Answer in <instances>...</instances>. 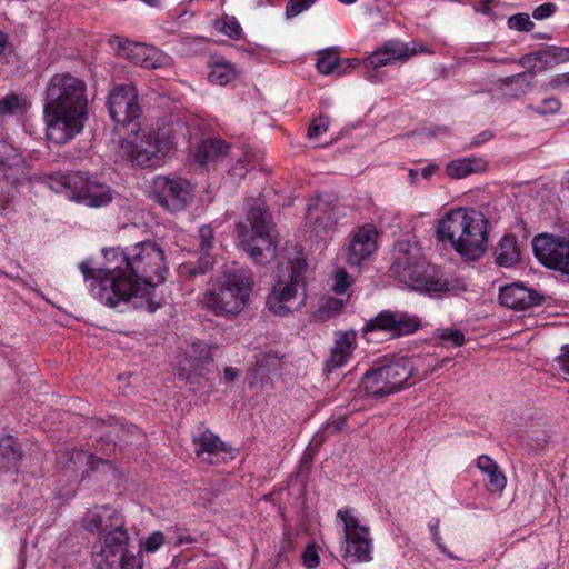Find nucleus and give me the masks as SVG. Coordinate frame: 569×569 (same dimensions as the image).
<instances>
[{
  "instance_id": "nucleus-25",
  "label": "nucleus",
  "mask_w": 569,
  "mask_h": 569,
  "mask_svg": "<svg viewBox=\"0 0 569 569\" xmlns=\"http://www.w3.org/2000/svg\"><path fill=\"white\" fill-rule=\"evenodd\" d=\"M518 62L527 70L518 73L517 77H515L516 80L521 79V77H536L537 73L557 66L550 46L522 56Z\"/></svg>"
},
{
  "instance_id": "nucleus-51",
  "label": "nucleus",
  "mask_w": 569,
  "mask_h": 569,
  "mask_svg": "<svg viewBox=\"0 0 569 569\" xmlns=\"http://www.w3.org/2000/svg\"><path fill=\"white\" fill-rule=\"evenodd\" d=\"M565 86H569V72L555 76L542 88L547 91L548 89H560Z\"/></svg>"
},
{
  "instance_id": "nucleus-38",
  "label": "nucleus",
  "mask_w": 569,
  "mask_h": 569,
  "mask_svg": "<svg viewBox=\"0 0 569 569\" xmlns=\"http://www.w3.org/2000/svg\"><path fill=\"white\" fill-rule=\"evenodd\" d=\"M317 69L322 74H330L333 71L339 73V58L335 57L332 52L326 50L317 61Z\"/></svg>"
},
{
  "instance_id": "nucleus-52",
  "label": "nucleus",
  "mask_w": 569,
  "mask_h": 569,
  "mask_svg": "<svg viewBox=\"0 0 569 569\" xmlns=\"http://www.w3.org/2000/svg\"><path fill=\"white\" fill-rule=\"evenodd\" d=\"M556 64L569 61V48L550 46Z\"/></svg>"
},
{
  "instance_id": "nucleus-62",
  "label": "nucleus",
  "mask_w": 569,
  "mask_h": 569,
  "mask_svg": "<svg viewBox=\"0 0 569 569\" xmlns=\"http://www.w3.org/2000/svg\"><path fill=\"white\" fill-rule=\"evenodd\" d=\"M408 174H409V178H410V183L411 184H417L418 176H419L418 170L411 168V169L408 170Z\"/></svg>"
},
{
  "instance_id": "nucleus-50",
  "label": "nucleus",
  "mask_w": 569,
  "mask_h": 569,
  "mask_svg": "<svg viewBox=\"0 0 569 569\" xmlns=\"http://www.w3.org/2000/svg\"><path fill=\"white\" fill-rule=\"evenodd\" d=\"M560 355L556 358L559 371L568 376L569 379V345L561 347Z\"/></svg>"
},
{
  "instance_id": "nucleus-64",
  "label": "nucleus",
  "mask_w": 569,
  "mask_h": 569,
  "mask_svg": "<svg viewBox=\"0 0 569 569\" xmlns=\"http://www.w3.org/2000/svg\"><path fill=\"white\" fill-rule=\"evenodd\" d=\"M94 462L100 463V465H102V466H109V461L103 460V459H101V458H94L93 456H90V461H89V463H90V465H93Z\"/></svg>"
},
{
  "instance_id": "nucleus-7",
  "label": "nucleus",
  "mask_w": 569,
  "mask_h": 569,
  "mask_svg": "<svg viewBox=\"0 0 569 569\" xmlns=\"http://www.w3.org/2000/svg\"><path fill=\"white\" fill-rule=\"evenodd\" d=\"M415 368L410 359H382L361 377L360 392L373 399H385L403 389Z\"/></svg>"
},
{
  "instance_id": "nucleus-3",
  "label": "nucleus",
  "mask_w": 569,
  "mask_h": 569,
  "mask_svg": "<svg viewBox=\"0 0 569 569\" xmlns=\"http://www.w3.org/2000/svg\"><path fill=\"white\" fill-rule=\"evenodd\" d=\"M389 271L411 290L430 298L457 296L467 290L463 278L447 276L440 267L427 262L421 257L418 246L410 241L396 242Z\"/></svg>"
},
{
  "instance_id": "nucleus-48",
  "label": "nucleus",
  "mask_w": 569,
  "mask_h": 569,
  "mask_svg": "<svg viewBox=\"0 0 569 569\" xmlns=\"http://www.w3.org/2000/svg\"><path fill=\"white\" fill-rule=\"evenodd\" d=\"M351 284L350 276L345 270H338L335 274L333 291L343 295Z\"/></svg>"
},
{
  "instance_id": "nucleus-39",
  "label": "nucleus",
  "mask_w": 569,
  "mask_h": 569,
  "mask_svg": "<svg viewBox=\"0 0 569 569\" xmlns=\"http://www.w3.org/2000/svg\"><path fill=\"white\" fill-rule=\"evenodd\" d=\"M507 24L509 29L529 32L535 28V23L530 20L528 13H516L508 18Z\"/></svg>"
},
{
  "instance_id": "nucleus-56",
  "label": "nucleus",
  "mask_w": 569,
  "mask_h": 569,
  "mask_svg": "<svg viewBox=\"0 0 569 569\" xmlns=\"http://www.w3.org/2000/svg\"><path fill=\"white\" fill-rule=\"evenodd\" d=\"M439 169V166L436 163H429L421 170V176L425 179L431 178L436 171Z\"/></svg>"
},
{
  "instance_id": "nucleus-16",
  "label": "nucleus",
  "mask_w": 569,
  "mask_h": 569,
  "mask_svg": "<svg viewBox=\"0 0 569 569\" xmlns=\"http://www.w3.org/2000/svg\"><path fill=\"white\" fill-rule=\"evenodd\" d=\"M420 326L421 322L417 316L403 311L383 310L366 323L363 332L382 330L398 338L416 332Z\"/></svg>"
},
{
  "instance_id": "nucleus-53",
  "label": "nucleus",
  "mask_w": 569,
  "mask_h": 569,
  "mask_svg": "<svg viewBox=\"0 0 569 569\" xmlns=\"http://www.w3.org/2000/svg\"><path fill=\"white\" fill-rule=\"evenodd\" d=\"M360 64L359 59L348 58L340 59L339 58V74L348 73L349 71L356 69Z\"/></svg>"
},
{
  "instance_id": "nucleus-44",
  "label": "nucleus",
  "mask_w": 569,
  "mask_h": 569,
  "mask_svg": "<svg viewBox=\"0 0 569 569\" xmlns=\"http://www.w3.org/2000/svg\"><path fill=\"white\" fill-rule=\"evenodd\" d=\"M166 537L163 532L157 530L151 532L144 541L141 543V548L148 552L152 553L156 552L163 543H164Z\"/></svg>"
},
{
  "instance_id": "nucleus-49",
  "label": "nucleus",
  "mask_w": 569,
  "mask_h": 569,
  "mask_svg": "<svg viewBox=\"0 0 569 569\" xmlns=\"http://www.w3.org/2000/svg\"><path fill=\"white\" fill-rule=\"evenodd\" d=\"M557 10V7L552 2H547L538 6L532 11V18L536 20H543L551 17Z\"/></svg>"
},
{
  "instance_id": "nucleus-24",
  "label": "nucleus",
  "mask_w": 569,
  "mask_h": 569,
  "mask_svg": "<svg viewBox=\"0 0 569 569\" xmlns=\"http://www.w3.org/2000/svg\"><path fill=\"white\" fill-rule=\"evenodd\" d=\"M518 62L527 70L518 73L517 77H515L516 80L521 79V77H536L537 73L557 66L550 46L522 56Z\"/></svg>"
},
{
  "instance_id": "nucleus-23",
  "label": "nucleus",
  "mask_w": 569,
  "mask_h": 569,
  "mask_svg": "<svg viewBox=\"0 0 569 569\" xmlns=\"http://www.w3.org/2000/svg\"><path fill=\"white\" fill-rule=\"evenodd\" d=\"M214 231L210 224H203L198 230V244L197 251L200 254L197 264L188 268L190 277L204 274L214 264V257L212 250L214 248Z\"/></svg>"
},
{
  "instance_id": "nucleus-36",
  "label": "nucleus",
  "mask_w": 569,
  "mask_h": 569,
  "mask_svg": "<svg viewBox=\"0 0 569 569\" xmlns=\"http://www.w3.org/2000/svg\"><path fill=\"white\" fill-rule=\"evenodd\" d=\"M234 76V70L227 61L216 62L210 71L208 79L211 83L223 86L227 84Z\"/></svg>"
},
{
  "instance_id": "nucleus-10",
  "label": "nucleus",
  "mask_w": 569,
  "mask_h": 569,
  "mask_svg": "<svg viewBox=\"0 0 569 569\" xmlns=\"http://www.w3.org/2000/svg\"><path fill=\"white\" fill-rule=\"evenodd\" d=\"M152 193L164 210L174 213L187 209L193 201V184L181 177L157 176L152 181Z\"/></svg>"
},
{
  "instance_id": "nucleus-58",
  "label": "nucleus",
  "mask_w": 569,
  "mask_h": 569,
  "mask_svg": "<svg viewBox=\"0 0 569 569\" xmlns=\"http://www.w3.org/2000/svg\"><path fill=\"white\" fill-rule=\"evenodd\" d=\"M492 138V134L491 132L489 131H483L481 132L480 134H478L472 141H471V146H478L482 142H486L488 140H490Z\"/></svg>"
},
{
  "instance_id": "nucleus-9",
  "label": "nucleus",
  "mask_w": 569,
  "mask_h": 569,
  "mask_svg": "<svg viewBox=\"0 0 569 569\" xmlns=\"http://www.w3.org/2000/svg\"><path fill=\"white\" fill-rule=\"evenodd\" d=\"M307 262L297 259L289 276V281H278L267 298L269 310L283 317L302 306L307 298L305 272Z\"/></svg>"
},
{
  "instance_id": "nucleus-26",
  "label": "nucleus",
  "mask_w": 569,
  "mask_h": 569,
  "mask_svg": "<svg viewBox=\"0 0 569 569\" xmlns=\"http://www.w3.org/2000/svg\"><path fill=\"white\" fill-rule=\"evenodd\" d=\"M355 345L356 333L353 331L338 332L325 369L331 372L333 369L342 367L352 353Z\"/></svg>"
},
{
  "instance_id": "nucleus-54",
  "label": "nucleus",
  "mask_w": 569,
  "mask_h": 569,
  "mask_svg": "<svg viewBox=\"0 0 569 569\" xmlns=\"http://www.w3.org/2000/svg\"><path fill=\"white\" fill-rule=\"evenodd\" d=\"M431 536H432V540H433V542L437 545L438 549H439L443 555L448 556V557H449V558H451V559H455V558H456L453 555H451V553L449 552V550L447 549V547H446V546H445V543L442 542V539H441V537H440V535H439V531H438V532H436V531H435Z\"/></svg>"
},
{
  "instance_id": "nucleus-12",
  "label": "nucleus",
  "mask_w": 569,
  "mask_h": 569,
  "mask_svg": "<svg viewBox=\"0 0 569 569\" xmlns=\"http://www.w3.org/2000/svg\"><path fill=\"white\" fill-rule=\"evenodd\" d=\"M338 517L343 523L345 550L342 557L352 561H370L372 540L369 528L360 523L349 510L340 509Z\"/></svg>"
},
{
  "instance_id": "nucleus-18",
  "label": "nucleus",
  "mask_w": 569,
  "mask_h": 569,
  "mask_svg": "<svg viewBox=\"0 0 569 569\" xmlns=\"http://www.w3.org/2000/svg\"><path fill=\"white\" fill-rule=\"evenodd\" d=\"M83 527L87 531L111 535L116 531H127L122 515L110 506L94 507L83 518Z\"/></svg>"
},
{
  "instance_id": "nucleus-14",
  "label": "nucleus",
  "mask_w": 569,
  "mask_h": 569,
  "mask_svg": "<svg viewBox=\"0 0 569 569\" xmlns=\"http://www.w3.org/2000/svg\"><path fill=\"white\" fill-rule=\"evenodd\" d=\"M532 250L545 267L569 276V240L551 233H540L532 239Z\"/></svg>"
},
{
  "instance_id": "nucleus-34",
  "label": "nucleus",
  "mask_w": 569,
  "mask_h": 569,
  "mask_svg": "<svg viewBox=\"0 0 569 569\" xmlns=\"http://www.w3.org/2000/svg\"><path fill=\"white\" fill-rule=\"evenodd\" d=\"M482 166V162L473 158H463L449 162L447 164L446 171L449 177L461 179L477 171L478 168H481Z\"/></svg>"
},
{
  "instance_id": "nucleus-17",
  "label": "nucleus",
  "mask_w": 569,
  "mask_h": 569,
  "mask_svg": "<svg viewBox=\"0 0 569 569\" xmlns=\"http://www.w3.org/2000/svg\"><path fill=\"white\" fill-rule=\"evenodd\" d=\"M337 223L331 203L317 199L307 207L303 231L309 238H325L335 231Z\"/></svg>"
},
{
  "instance_id": "nucleus-4",
  "label": "nucleus",
  "mask_w": 569,
  "mask_h": 569,
  "mask_svg": "<svg viewBox=\"0 0 569 569\" xmlns=\"http://www.w3.org/2000/svg\"><path fill=\"white\" fill-rule=\"evenodd\" d=\"M488 220L475 209L458 208L439 221L436 233L441 242L449 241L465 260L480 259L488 247Z\"/></svg>"
},
{
  "instance_id": "nucleus-47",
  "label": "nucleus",
  "mask_w": 569,
  "mask_h": 569,
  "mask_svg": "<svg viewBox=\"0 0 569 569\" xmlns=\"http://www.w3.org/2000/svg\"><path fill=\"white\" fill-rule=\"evenodd\" d=\"M561 103L556 98H547L542 101V104L536 108H532L535 112L538 114H555L560 110Z\"/></svg>"
},
{
  "instance_id": "nucleus-33",
  "label": "nucleus",
  "mask_w": 569,
  "mask_h": 569,
  "mask_svg": "<svg viewBox=\"0 0 569 569\" xmlns=\"http://www.w3.org/2000/svg\"><path fill=\"white\" fill-rule=\"evenodd\" d=\"M515 77H517V74L501 79V84L505 90V94L511 98H518L522 94H526L532 89L535 77H521V79L519 80H516Z\"/></svg>"
},
{
  "instance_id": "nucleus-42",
  "label": "nucleus",
  "mask_w": 569,
  "mask_h": 569,
  "mask_svg": "<svg viewBox=\"0 0 569 569\" xmlns=\"http://www.w3.org/2000/svg\"><path fill=\"white\" fill-rule=\"evenodd\" d=\"M330 119L328 116L320 114L315 119L308 128V138L310 140L317 139L329 128Z\"/></svg>"
},
{
  "instance_id": "nucleus-13",
  "label": "nucleus",
  "mask_w": 569,
  "mask_h": 569,
  "mask_svg": "<svg viewBox=\"0 0 569 569\" xmlns=\"http://www.w3.org/2000/svg\"><path fill=\"white\" fill-rule=\"evenodd\" d=\"M129 535L116 531L103 535L92 547V561L97 569H123L131 557L128 552Z\"/></svg>"
},
{
  "instance_id": "nucleus-35",
  "label": "nucleus",
  "mask_w": 569,
  "mask_h": 569,
  "mask_svg": "<svg viewBox=\"0 0 569 569\" xmlns=\"http://www.w3.org/2000/svg\"><path fill=\"white\" fill-rule=\"evenodd\" d=\"M213 27L217 31L228 36L231 39H239L242 33V28L234 17L224 16L223 18L216 19Z\"/></svg>"
},
{
  "instance_id": "nucleus-40",
  "label": "nucleus",
  "mask_w": 569,
  "mask_h": 569,
  "mask_svg": "<svg viewBox=\"0 0 569 569\" xmlns=\"http://www.w3.org/2000/svg\"><path fill=\"white\" fill-rule=\"evenodd\" d=\"M437 337L442 342H450L455 347H461L466 342L463 332L452 328L439 329Z\"/></svg>"
},
{
  "instance_id": "nucleus-43",
  "label": "nucleus",
  "mask_w": 569,
  "mask_h": 569,
  "mask_svg": "<svg viewBox=\"0 0 569 569\" xmlns=\"http://www.w3.org/2000/svg\"><path fill=\"white\" fill-rule=\"evenodd\" d=\"M347 425V418L346 417H338L337 419L328 422L322 430L316 435L315 441L318 445H321L325 440L326 433H332V432H339L341 431L345 426Z\"/></svg>"
},
{
  "instance_id": "nucleus-57",
  "label": "nucleus",
  "mask_w": 569,
  "mask_h": 569,
  "mask_svg": "<svg viewBox=\"0 0 569 569\" xmlns=\"http://www.w3.org/2000/svg\"><path fill=\"white\" fill-rule=\"evenodd\" d=\"M493 1L495 0H481L480 6L478 8H476V11L481 12L487 16L490 14L492 12L490 6Z\"/></svg>"
},
{
  "instance_id": "nucleus-32",
  "label": "nucleus",
  "mask_w": 569,
  "mask_h": 569,
  "mask_svg": "<svg viewBox=\"0 0 569 569\" xmlns=\"http://www.w3.org/2000/svg\"><path fill=\"white\" fill-rule=\"evenodd\" d=\"M186 357L190 367L194 370L199 369V371L213 360L211 347L202 341L191 342L186 350Z\"/></svg>"
},
{
  "instance_id": "nucleus-21",
  "label": "nucleus",
  "mask_w": 569,
  "mask_h": 569,
  "mask_svg": "<svg viewBox=\"0 0 569 569\" xmlns=\"http://www.w3.org/2000/svg\"><path fill=\"white\" fill-rule=\"evenodd\" d=\"M110 43L117 48L120 54L129 59L133 63L147 69H156L162 66L161 57L143 44L121 40L120 37L113 36Z\"/></svg>"
},
{
  "instance_id": "nucleus-41",
  "label": "nucleus",
  "mask_w": 569,
  "mask_h": 569,
  "mask_svg": "<svg viewBox=\"0 0 569 569\" xmlns=\"http://www.w3.org/2000/svg\"><path fill=\"white\" fill-rule=\"evenodd\" d=\"M317 0H289L286 7L287 19H292L310 9Z\"/></svg>"
},
{
  "instance_id": "nucleus-30",
  "label": "nucleus",
  "mask_w": 569,
  "mask_h": 569,
  "mask_svg": "<svg viewBox=\"0 0 569 569\" xmlns=\"http://www.w3.org/2000/svg\"><path fill=\"white\" fill-rule=\"evenodd\" d=\"M478 469L488 477V490L490 492L502 491L507 480L498 463L487 455H482L477 460Z\"/></svg>"
},
{
  "instance_id": "nucleus-28",
  "label": "nucleus",
  "mask_w": 569,
  "mask_h": 569,
  "mask_svg": "<svg viewBox=\"0 0 569 569\" xmlns=\"http://www.w3.org/2000/svg\"><path fill=\"white\" fill-rule=\"evenodd\" d=\"M228 150L229 144L220 139H203L196 148L194 161L203 167L227 154Z\"/></svg>"
},
{
  "instance_id": "nucleus-37",
  "label": "nucleus",
  "mask_w": 569,
  "mask_h": 569,
  "mask_svg": "<svg viewBox=\"0 0 569 569\" xmlns=\"http://www.w3.org/2000/svg\"><path fill=\"white\" fill-rule=\"evenodd\" d=\"M26 106V99L20 98L16 93H9L0 99V116L16 114L23 110Z\"/></svg>"
},
{
  "instance_id": "nucleus-29",
  "label": "nucleus",
  "mask_w": 569,
  "mask_h": 569,
  "mask_svg": "<svg viewBox=\"0 0 569 569\" xmlns=\"http://www.w3.org/2000/svg\"><path fill=\"white\" fill-rule=\"evenodd\" d=\"M23 453L12 437L0 441V470L18 472Z\"/></svg>"
},
{
  "instance_id": "nucleus-61",
  "label": "nucleus",
  "mask_w": 569,
  "mask_h": 569,
  "mask_svg": "<svg viewBox=\"0 0 569 569\" xmlns=\"http://www.w3.org/2000/svg\"><path fill=\"white\" fill-rule=\"evenodd\" d=\"M8 46V36L0 31V54H2Z\"/></svg>"
},
{
  "instance_id": "nucleus-31",
  "label": "nucleus",
  "mask_w": 569,
  "mask_h": 569,
  "mask_svg": "<svg viewBox=\"0 0 569 569\" xmlns=\"http://www.w3.org/2000/svg\"><path fill=\"white\" fill-rule=\"evenodd\" d=\"M192 442L197 457H202L204 453L212 456L226 451L224 443L209 429L202 430L198 437L194 436Z\"/></svg>"
},
{
  "instance_id": "nucleus-5",
  "label": "nucleus",
  "mask_w": 569,
  "mask_h": 569,
  "mask_svg": "<svg viewBox=\"0 0 569 569\" xmlns=\"http://www.w3.org/2000/svg\"><path fill=\"white\" fill-rule=\"evenodd\" d=\"M274 223L266 202L252 199L244 222L237 224L241 248L256 263H267L274 258L277 244L271 231Z\"/></svg>"
},
{
  "instance_id": "nucleus-15",
  "label": "nucleus",
  "mask_w": 569,
  "mask_h": 569,
  "mask_svg": "<svg viewBox=\"0 0 569 569\" xmlns=\"http://www.w3.org/2000/svg\"><path fill=\"white\" fill-rule=\"evenodd\" d=\"M171 144V138L164 133L143 132L131 143L129 151L131 162L141 168L157 167L169 152Z\"/></svg>"
},
{
  "instance_id": "nucleus-8",
  "label": "nucleus",
  "mask_w": 569,
  "mask_h": 569,
  "mask_svg": "<svg viewBox=\"0 0 569 569\" xmlns=\"http://www.w3.org/2000/svg\"><path fill=\"white\" fill-rule=\"evenodd\" d=\"M49 187L70 200L90 208L107 206L112 200L109 186L93 180L83 172H57L48 178Z\"/></svg>"
},
{
  "instance_id": "nucleus-27",
  "label": "nucleus",
  "mask_w": 569,
  "mask_h": 569,
  "mask_svg": "<svg viewBox=\"0 0 569 569\" xmlns=\"http://www.w3.org/2000/svg\"><path fill=\"white\" fill-rule=\"evenodd\" d=\"M495 254L496 262L500 267L509 268L518 263L521 252L517 238L513 234L503 236L495 249Z\"/></svg>"
},
{
  "instance_id": "nucleus-11",
  "label": "nucleus",
  "mask_w": 569,
  "mask_h": 569,
  "mask_svg": "<svg viewBox=\"0 0 569 569\" xmlns=\"http://www.w3.org/2000/svg\"><path fill=\"white\" fill-rule=\"evenodd\" d=\"M107 107L116 126L131 127V132H138L141 108L138 103L137 90L132 84L116 86L108 96Z\"/></svg>"
},
{
  "instance_id": "nucleus-45",
  "label": "nucleus",
  "mask_w": 569,
  "mask_h": 569,
  "mask_svg": "<svg viewBox=\"0 0 569 569\" xmlns=\"http://www.w3.org/2000/svg\"><path fill=\"white\" fill-rule=\"evenodd\" d=\"M301 560L303 566L309 569L317 568L320 565V557L313 543H309L305 548L301 555Z\"/></svg>"
},
{
  "instance_id": "nucleus-63",
  "label": "nucleus",
  "mask_w": 569,
  "mask_h": 569,
  "mask_svg": "<svg viewBox=\"0 0 569 569\" xmlns=\"http://www.w3.org/2000/svg\"><path fill=\"white\" fill-rule=\"evenodd\" d=\"M439 523H440V521H439V519H438V518L433 519L432 521H430V522L428 523V528H429V530H430L431 535H432L435 531H436V532H438Z\"/></svg>"
},
{
  "instance_id": "nucleus-19",
  "label": "nucleus",
  "mask_w": 569,
  "mask_h": 569,
  "mask_svg": "<svg viewBox=\"0 0 569 569\" xmlns=\"http://www.w3.org/2000/svg\"><path fill=\"white\" fill-rule=\"evenodd\" d=\"M421 50L422 48L419 50L416 48L410 49L408 44L401 42L387 43L365 59L363 67L371 69V71L367 72L366 78L373 82L376 77L372 72L373 70L391 64L398 60H406Z\"/></svg>"
},
{
  "instance_id": "nucleus-60",
  "label": "nucleus",
  "mask_w": 569,
  "mask_h": 569,
  "mask_svg": "<svg viewBox=\"0 0 569 569\" xmlns=\"http://www.w3.org/2000/svg\"><path fill=\"white\" fill-rule=\"evenodd\" d=\"M197 539L190 535H182L177 538L176 546L194 543Z\"/></svg>"
},
{
  "instance_id": "nucleus-22",
  "label": "nucleus",
  "mask_w": 569,
  "mask_h": 569,
  "mask_svg": "<svg viewBox=\"0 0 569 569\" xmlns=\"http://www.w3.org/2000/svg\"><path fill=\"white\" fill-rule=\"evenodd\" d=\"M378 232L372 224H365L353 236L348 250V263L360 266L377 249Z\"/></svg>"
},
{
  "instance_id": "nucleus-59",
  "label": "nucleus",
  "mask_w": 569,
  "mask_h": 569,
  "mask_svg": "<svg viewBox=\"0 0 569 569\" xmlns=\"http://www.w3.org/2000/svg\"><path fill=\"white\" fill-rule=\"evenodd\" d=\"M226 380L234 381L239 377V370L232 367H226L223 370Z\"/></svg>"
},
{
  "instance_id": "nucleus-46",
  "label": "nucleus",
  "mask_w": 569,
  "mask_h": 569,
  "mask_svg": "<svg viewBox=\"0 0 569 569\" xmlns=\"http://www.w3.org/2000/svg\"><path fill=\"white\" fill-rule=\"evenodd\" d=\"M193 378L199 379V389H202L207 382L204 375L197 370L188 371L186 368H180L178 371V379L186 381L189 386H193Z\"/></svg>"
},
{
  "instance_id": "nucleus-55",
  "label": "nucleus",
  "mask_w": 569,
  "mask_h": 569,
  "mask_svg": "<svg viewBox=\"0 0 569 569\" xmlns=\"http://www.w3.org/2000/svg\"><path fill=\"white\" fill-rule=\"evenodd\" d=\"M123 569H143V562L141 558H138L133 555L123 563Z\"/></svg>"
},
{
  "instance_id": "nucleus-1",
  "label": "nucleus",
  "mask_w": 569,
  "mask_h": 569,
  "mask_svg": "<svg viewBox=\"0 0 569 569\" xmlns=\"http://www.w3.org/2000/svg\"><path fill=\"white\" fill-rule=\"evenodd\" d=\"M104 268L79 263L84 280H92L91 292L100 302L117 308L132 297L149 295L166 280L168 264L162 248L154 241H141L130 248H104Z\"/></svg>"
},
{
  "instance_id": "nucleus-6",
  "label": "nucleus",
  "mask_w": 569,
  "mask_h": 569,
  "mask_svg": "<svg viewBox=\"0 0 569 569\" xmlns=\"http://www.w3.org/2000/svg\"><path fill=\"white\" fill-rule=\"evenodd\" d=\"M252 287L250 270L228 267L220 274L216 288L204 295L203 303L216 316H236L247 306Z\"/></svg>"
},
{
  "instance_id": "nucleus-20",
  "label": "nucleus",
  "mask_w": 569,
  "mask_h": 569,
  "mask_svg": "<svg viewBox=\"0 0 569 569\" xmlns=\"http://www.w3.org/2000/svg\"><path fill=\"white\" fill-rule=\"evenodd\" d=\"M499 301L502 306L513 310H527L539 306L543 301V296L516 282L500 288Z\"/></svg>"
},
{
  "instance_id": "nucleus-2",
  "label": "nucleus",
  "mask_w": 569,
  "mask_h": 569,
  "mask_svg": "<svg viewBox=\"0 0 569 569\" xmlns=\"http://www.w3.org/2000/svg\"><path fill=\"white\" fill-rule=\"evenodd\" d=\"M43 120L49 141L64 144L79 134L88 120L87 83L70 72L53 74L42 93Z\"/></svg>"
}]
</instances>
